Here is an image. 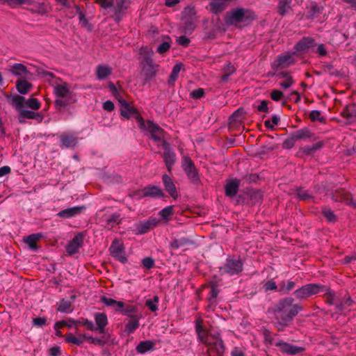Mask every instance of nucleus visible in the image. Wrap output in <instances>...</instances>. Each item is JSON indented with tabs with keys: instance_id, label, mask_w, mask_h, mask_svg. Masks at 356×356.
<instances>
[{
	"instance_id": "nucleus-1",
	"label": "nucleus",
	"mask_w": 356,
	"mask_h": 356,
	"mask_svg": "<svg viewBox=\"0 0 356 356\" xmlns=\"http://www.w3.org/2000/svg\"><path fill=\"white\" fill-rule=\"evenodd\" d=\"M116 98L120 104V113L123 117L127 119L131 117L134 118L139 127L145 131L152 140H161L162 139L163 129L159 125L149 120L145 122L135 107L131 106L118 95H116Z\"/></svg>"
},
{
	"instance_id": "nucleus-2",
	"label": "nucleus",
	"mask_w": 356,
	"mask_h": 356,
	"mask_svg": "<svg viewBox=\"0 0 356 356\" xmlns=\"http://www.w3.org/2000/svg\"><path fill=\"white\" fill-rule=\"evenodd\" d=\"M49 76L51 78V80L48 79V81L53 88L54 94L56 97L55 104L57 107H59V108H63L76 102V94L67 83L60 79L53 77L51 74H49Z\"/></svg>"
},
{
	"instance_id": "nucleus-3",
	"label": "nucleus",
	"mask_w": 356,
	"mask_h": 356,
	"mask_svg": "<svg viewBox=\"0 0 356 356\" xmlns=\"http://www.w3.org/2000/svg\"><path fill=\"white\" fill-rule=\"evenodd\" d=\"M195 330L199 341L208 347V356H222L225 352V346L222 339L218 334L209 333L203 327L202 321L200 318L196 321Z\"/></svg>"
},
{
	"instance_id": "nucleus-4",
	"label": "nucleus",
	"mask_w": 356,
	"mask_h": 356,
	"mask_svg": "<svg viewBox=\"0 0 356 356\" xmlns=\"http://www.w3.org/2000/svg\"><path fill=\"white\" fill-rule=\"evenodd\" d=\"M293 302V298H285L277 304L275 312L277 314V318L281 319V321L277 323L279 330H282L301 311V306L298 304H294Z\"/></svg>"
},
{
	"instance_id": "nucleus-5",
	"label": "nucleus",
	"mask_w": 356,
	"mask_h": 356,
	"mask_svg": "<svg viewBox=\"0 0 356 356\" xmlns=\"http://www.w3.org/2000/svg\"><path fill=\"white\" fill-rule=\"evenodd\" d=\"M322 286L315 284H309L302 286L295 291V295L298 299H305L309 296L317 294L322 291Z\"/></svg>"
},
{
	"instance_id": "nucleus-6",
	"label": "nucleus",
	"mask_w": 356,
	"mask_h": 356,
	"mask_svg": "<svg viewBox=\"0 0 356 356\" xmlns=\"http://www.w3.org/2000/svg\"><path fill=\"white\" fill-rule=\"evenodd\" d=\"M181 168L191 181L197 183L199 181L197 170L189 157L184 156L183 158Z\"/></svg>"
},
{
	"instance_id": "nucleus-7",
	"label": "nucleus",
	"mask_w": 356,
	"mask_h": 356,
	"mask_svg": "<svg viewBox=\"0 0 356 356\" xmlns=\"http://www.w3.org/2000/svg\"><path fill=\"white\" fill-rule=\"evenodd\" d=\"M222 270L229 275H236L242 271L243 263L239 259L228 258Z\"/></svg>"
},
{
	"instance_id": "nucleus-8",
	"label": "nucleus",
	"mask_w": 356,
	"mask_h": 356,
	"mask_svg": "<svg viewBox=\"0 0 356 356\" xmlns=\"http://www.w3.org/2000/svg\"><path fill=\"white\" fill-rule=\"evenodd\" d=\"M164 138V132L163 131V138L161 140L162 142V146L163 149L165 150L163 154L164 161L169 171L171 170V168L175 161V152L170 149L169 144L163 140ZM156 142H160V140H155Z\"/></svg>"
},
{
	"instance_id": "nucleus-9",
	"label": "nucleus",
	"mask_w": 356,
	"mask_h": 356,
	"mask_svg": "<svg viewBox=\"0 0 356 356\" xmlns=\"http://www.w3.org/2000/svg\"><path fill=\"white\" fill-rule=\"evenodd\" d=\"M245 10L237 8L231 11L225 18V22L228 25H234L245 21Z\"/></svg>"
},
{
	"instance_id": "nucleus-10",
	"label": "nucleus",
	"mask_w": 356,
	"mask_h": 356,
	"mask_svg": "<svg viewBox=\"0 0 356 356\" xmlns=\"http://www.w3.org/2000/svg\"><path fill=\"white\" fill-rule=\"evenodd\" d=\"M109 250L111 255L118 259L120 262L123 264L127 262V259L124 254L123 244L119 241H113Z\"/></svg>"
},
{
	"instance_id": "nucleus-11",
	"label": "nucleus",
	"mask_w": 356,
	"mask_h": 356,
	"mask_svg": "<svg viewBox=\"0 0 356 356\" xmlns=\"http://www.w3.org/2000/svg\"><path fill=\"white\" fill-rule=\"evenodd\" d=\"M159 220L156 218H149L147 220L135 225L134 232L137 234H143L157 225Z\"/></svg>"
},
{
	"instance_id": "nucleus-12",
	"label": "nucleus",
	"mask_w": 356,
	"mask_h": 356,
	"mask_svg": "<svg viewBox=\"0 0 356 356\" xmlns=\"http://www.w3.org/2000/svg\"><path fill=\"white\" fill-rule=\"evenodd\" d=\"M83 241V236L79 233L76 234L74 238L71 240L66 246V251L69 255L76 254L80 248L82 246Z\"/></svg>"
},
{
	"instance_id": "nucleus-13",
	"label": "nucleus",
	"mask_w": 356,
	"mask_h": 356,
	"mask_svg": "<svg viewBox=\"0 0 356 356\" xmlns=\"http://www.w3.org/2000/svg\"><path fill=\"white\" fill-rule=\"evenodd\" d=\"M293 62V56L290 54H284L279 56L272 63V67L275 70L279 68L288 67Z\"/></svg>"
},
{
	"instance_id": "nucleus-14",
	"label": "nucleus",
	"mask_w": 356,
	"mask_h": 356,
	"mask_svg": "<svg viewBox=\"0 0 356 356\" xmlns=\"http://www.w3.org/2000/svg\"><path fill=\"white\" fill-rule=\"evenodd\" d=\"M280 348V350L289 355H296L305 350L303 347H300L280 341L275 344Z\"/></svg>"
},
{
	"instance_id": "nucleus-15",
	"label": "nucleus",
	"mask_w": 356,
	"mask_h": 356,
	"mask_svg": "<svg viewBox=\"0 0 356 356\" xmlns=\"http://www.w3.org/2000/svg\"><path fill=\"white\" fill-rule=\"evenodd\" d=\"M95 321V331H97L99 333L104 332V328L108 324L107 316L104 313H96L94 315Z\"/></svg>"
},
{
	"instance_id": "nucleus-16",
	"label": "nucleus",
	"mask_w": 356,
	"mask_h": 356,
	"mask_svg": "<svg viewBox=\"0 0 356 356\" xmlns=\"http://www.w3.org/2000/svg\"><path fill=\"white\" fill-rule=\"evenodd\" d=\"M143 71L148 77L154 76L156 72L158 65H155L152 59H147L145 62H141Z\"/></svg>"
},
{
	"instance_id": "nucleus-17",
	"label": "nucleus",
	"mask_w": 356,
	"mask_h": 356,
	"mask_svg": "<svg viewBox=\"0 0 356 356\" xmlns=\"http://www.w3.org/2000/svg\"><path fill=\"white\" fill-rule=\"evenodd\" d=\"M84 207H73L63 209L58 213V216L60 218H70L80 213L83 209Z\"/></svg>"
},
{
	"instance_id": "nucleus-18",
	"label": "nucleus",
	"mask_w": 356,
	"mask_h": 356,
	"mask_svg": "<svg viewBox=\"0 0 356 356\" xmlns=\"http://www.w3.org/2000/svg\"><path fill=\"white\" fill-rule=\"evenodd\" d=\"M156 345L155 341L146 340L140 342L136 346V351L140 354H145L147 352L152 351L154 349Z\"/></svg>"
},
{
	"instance_id": "nucleus-19",
	"label": "nucleus",
	"mask_w": 356,
	"mask_h": 356,
	"mask_svg": "<svg viewBox=\"0 0 356 356\" xmlns=\"http://www.w3.org/2000/svg\"><path fill=\"white\" fill-rule=\"evenodd\" d=\"M314 44V40L309 38H303L295 46V50L297 52H305L309 51Z\"/></svg>"
},
{
	"instance_id": "nucleus-20",
	"label": "nucleus",
	"mask_w": 356,
	"mask_h": 356,
	"mask_svg": "<svg viewBox=\"0 0 356 356\" xmlns=\"http://www.w3.org/2000/svg\"><path fill=\"white\" fill-rule=\"evenodd\" d=\"M11 72L21 78H27L30 73L26 66L21 63H15L11 67Z\"/></svg>"
},
{
	"instance_id": "nucleus-21",
	"label": "nucleus",
	"mask_w": 356,
	"mask_h": 356,
	"mask_svg": "<svg viewBox=\"0 0 356 356\" xmlns=\"http://www.w3.org/2000/svg\"><path fill=\"white\" fill-rule=\"evenodd\" d=\"M144 196L152 197H160L163 196V192L159 187L155 186H148L142 191Z\"/></svg>"
},
{
	"instance_id": "nucleus-22",
	"label": "nucleus",
	"mask_w": 356,
	"mask_h": 356,
	"mask_svg": "<svg viewBox=\"0 0 356 356\" xmlns=\"http://www.w3.org/2000/svg\"><path fill=\"white\" fill-rule=\"evenodd\" d=\"M61 146L64 147H73L78 142V138L73 134H63L60 136Z\"/></svg>"
},
{
	"instance_id": "nucleus-23",
	"label": "nucleus",
	"mask_w": 356,
	"mask_h": 356,
	"mask_svg": "<svg viewBox=\"0 0 356 356\" xmlns=\"http://www.w3.org/2000/svg\"><path fill=\"white\" fill-rule=\"evenodd\" d=\"M102 302L107 307H110L113 308L116 311H121L122 309L124 307V303L122 301H116L115 300L107 298V297H102Z\"/></svg>"
},
{
	"instance_id": "nucleus-24",
	"label": "nucleus",
	"mask_w": 356,
	"mask_h": 356,
	"mask_svg": "<svg viewBox=\"0 0 356 356\" xmlns=\"http://www.w3.org/2000/svg\"><path fill=\"white\" fill-rule=\"evenodd\" d=\"M113 69L108 65H101L97 67L96 74L99 80L106 79L112 72Z\"/></svg>"
},
{
	"instance_id": "nucleus-25",
	"label": "nucleus",
	"mask_w": 356,
	"mask_h": 356,
	"mask_svg": "<svg viewBox=\"0 0 356 356\" xmlns=\"http://www.w3.org/2000/svg\"><path fill=\"white\" fill-rule=\"evenodd\" d=\"M163 182L165 188V190L170 193V195L172 197H175V195H177V191L176 187L174 183L172 182L171 178L168 175H164L163 176Z\"/></svg>"
},
{
	"instance_id": "nucleus-26",
	"label": "nucleus",
	"mask_w": 356,
	"mask_h": 356,
	"mask_svg": "<svg viewBox=\"0 0 356 356\" xmlns=\"http://www.w3.org/2000/svg\"><path fill=\"white\" fill-rule=\"evenodd\" d=\"M227 6L223 0H211L210 2L211 11L215 14L222 12Z\"/></svg>"
},
{
	"instance_id": "nucleus-27",
	"label": "nucleus",
	"mask_w": 356,
	"mask_h": 356,
	"mask_svg": "<svg viewBox=\"0 0 356 356\" xmlns=\"http://www.w3.org/2000/svg\"><path fill=\"white\" fill-rule=\"evenodd\" d=\"M238 188V182L236 180L229 181L225 186V193L227 196H234Z\"/></svg>"
},
{
	"instance_id": "nucleus-28",
	"label": "nucleus",
	"mask_w": 356,
	"mask_h": 356,
	"mask_svg": "<svg viewBox=\"0 0 356 356\" xmlns=\"http://www.w3.org/2000/svg\"><path fill=\"white\" fill-rule=\"evenodd\" d=\"M296 140H306L312 136V134L308 128H302L292 133Z\"/></svg>"
},
{
	"instance_id": "nucleus-29",
	"label": "nucleus",
	"mask_w": 356,
	"mask_h": 356,
	"mask_svg": "<svg viewBox=\"0 0 356 356\" xmlns=\"http://www.w3.org/2000/svg\"><path fill=\"white\" fill-rule=\"evenodd\" d=\"M8 102L19 112L22 109L24 98L19 95H13L8 97Z\"/></svg>"
},
{
	"instance_id": "nucleus-30",
	"label": "nucleus",
	"mask_w": 356,
	"mask_h": 356,
	"mask_svg": "<svg viewBox=\"0 0 356 356\" xmlns=\"http://www.w3.org/2000/svg\"><path fill=\"white\" fill-rule=\"evenodd\" d=\"M183 67V64L181 63H177L172 68V72L168 79V83L173 85L177 79L179 72Z\"/></svg>"
},
{
	"instance_id": "nucleus-31",
	"label": "nucleus",
	"mask_w": 356,
	"mask_h": 356,
	"mask_svg": "<svg viewBox=\"0 0 356 356\" xmlns=\"http://www.w3.org/2000/svg\"><path fill=\"white\" fill-rule=\"evenodd\" d=\"M41 234H31L24 238V242L29 245V248L35 250L37 249L36 242L41 238Z\"/></svg>"
},
{
	"instance_id": "nucleus-32",
	"label": "nucleus",
	"mask_w": 356,
	"mask_h": 356,
	"mask_svg": "<svg viewBox=\"0 0 356 356\" xmlns=\"http://www.w3.org/2000/svg\"><path fill=\"white\" fill-rule=\"evenodd\" d=\"M139 326L138 319L133 316L125 325V332L131 334L134 332Z\"/></svg>"
},
{
	"instance_id": "nucleus-33",
	"label": "nucleus",
	"mask_w": 356,
	"mask_h": 356,
	"mask_svg": "<svg viewBox=\"0 0 356 356\" xmlns=\"http://www.w3.org/2000/svg\"><path fill=\"white\" fill-rule=\"evenodd\" d=\"M19 113V120L20 122H22L24 119H35L36 117H40L38 113L29 110L22 109Z\"/></svg>"
},
{
	"instance_id": "nucleus-34",
	"label": "nucleus",
	"mask_w": 356,
	"mask_h": 356,
	"mask_svg": "<svg viewBox=\"0 0 356 356\" xmlns=\"http://www.w3.org/2000/svg\"><path fill=\"white\" fill-rule=\"evenodd\" d=\"M65 341L67 343L79 346L83 343V337H81V334L77 333L76 335H74L72 333H69L65 335Z\"/></svg>"
},
{
	"instance_id": "nucleus-35",
	"label": "nucleus",
	"mask_w": 356,
	"mask_h": 356,
	"mask_svg": "<svg viewBox=\"0 0 356 356\" xmlns=\"http://www.w3.org/2000/svg\"><path fill=\"white\" fill-rule=\"evenodd\" d=\"M17 91L22 95H25L31 88V84L25 80H20L16 85Z\"/></svg>"
},
{
	"instance_id": "nucleus-36",
	"label": "nucleus",
	"mask_w": 356,
	"mask_h": 356,
	"mask_svg": "<svg viewBox=\"0 0 356 356\" xmlns=\"http://www.w3.org/2000/svg\"><path fill=\"white\" fill-rule=\"evenodd\" d=\"M322 147H323V143L318 142L316 143L303 147L302 148V150L306 154H312L316 151L320 149Z\"/></svg>"
},
{
	"instance_id": "nucleus-37",
	"label": "nucleus",
	"mask_w": 356,
	"mask_h": 356,
	"mask_svg": "<svg viewBox=\"0 0 356 356\" xmlns=\"http://www.w3.org/2000/svg\"><path fill=\"white\" fill-rule=\"evenodd\" d=\"M139 54L143 58L142 62H145L148 58L152 59L153 51L147 47H142L139 50Z\"/></svg>"
},
{
	"instance_id": "nucleus-38",
	"label": "nucleus",
	"mask_w": 356,
	"mask_h": 356,
	"mask_svg": "<svg viewBox=\"0 0 356 356\" xmlns=\"http://www.w3.org/2000/svg\"><path fill=\"white\" fill-rule=\"evenodd\" d=\"M280 76L283 78H286V80L284 81H282L280 83V86L284 88L287 89L290 88L293 84V79L291 76L288 75L285 72H282L280 74Z\"/></svg>"
},
{
	"instance_id": "nucleus-39",
	"label": "nucleus",
	"mask_w": 356,
	"mask_h": 356,
	"mask_svg": "<svg viewBox=\"0 0 356 356\" xmlns=\"http://www.w3.org/2000/svg\"><path fill=\"white\" fill-rule=\"evenodd\" d=\"M130 2L131 0H118L115 7V14L117 15L118 13H121L122 11L127 9L129 6Z\"/></svg>"
},
{
	"instance_id": "nucleus-40",
	"label": "nucleus",
	"mask_w": 356,
	"mask_h": 356,
	"mask_svg": "<svg viewBox=\"0 0 356 356\" xmlns=\"http://www.w3.org/2000/svg\"><path fill=\"white\" fill-rule=\"evenodd\" d=\"M290 9V2L288 0H280L278 6V12L283 15Z\"/></svg>"
},
{
	"instance_id": "nucleus-41",
	"label": "nucleus",
	"mask_w": 356,
	"mask_h": 356,
	"mask_svg": "<svg viewBox=\"0 0 356 356\" xmlns=\"http://www.w3.org/2000/svg\"><path fill=\"white\" fill-rule=\"evenodd\" d=\"M58 310L61 312H70L72 311L71 302L68 300H62L58 304Z\"/></svg>"
},
{
	"instance_id": "nucleus-42",
	"label": "nucleus",
	"mask_w": 356,
	"mask_h": 356,
	"mask_svg": "<svg viewBox=\"0 0 356 356\" xmlns=\"http://www.w3.org/2000/svg\"><path fill=\"white\" fill-rule=\"evenodd\" d=\"M159 302L158 296H154L153 299H147L145 302L146 306L152 312H156L158 309L157 303Z\"/></svg>"
},
{
	"instance_id": "nucleus-43",
	"label": "nucleus",
	"mask_w": 356,
	"mask_h": 356,
	"mask_svg": "<svg viewBox=\"0 0 356 356\" xmlns=\"http://www.w3.org/2000/svg\"><path fill=\"white\" fill-rule=\"evenodd\" d=\"M172 213H173V207L172 206L166 207L163 208L162 210H161L159 212L161 217L164 220H167L169 216L172 215Z\"/></svg>"
},
{
	"instance_id": "nucleus-44",
	"label": "nucleus",
	"mask_w": 356,
	"mask_h": 356,
	"mask_svg": "<svg viewBox=\"0 0 356 356\" xmlns=\"http://www.w3.org/2000/svg\"><path fill=\"white\" fill-rule=\"evenodd\" d=\"M297 142L296 139L293 134H291L283 143V147L286 149L292 148L296 143Z\"/></svg>"
},
{
	"instance_id": "nucleus-45",
	"label": "nucleus",
	"mask_w": 356,
	"mask_h": 356,
	"mask_svg": "<svg viewBox=\"0 0 356 356\" xmlns=\"http://www.w3.org/2000/svg\"><path fill=\"white\" fill-rule=\"evenodd\" d=\"M25 104L29 108L33 110H38L40 107V103L37 99L31 98L25 102Z\"/></svg>"
},
{
	"instance_id": "nucleus-46",
	"label": "nucleus",
	"mask_w": 356,
	"mask_h": 356,
	"mask_svg": "<svg viewBox=\"0 0 356 356\" xmlns=\"http://www.w3.org/2000/svg\"><path fill=\"white\" fill-rule=\"evenodd\" d=\"M188 243V241L185 238H180V239H176L174 240L171 244L170 246L173 249H178L180 247H182Z\"/></svg>"
},
{
	"instance_id": "nucleus-47",
	"label": "nucleus",
	"mask_w": 356,
	"mask_h": 356,
	"mask_svg": "<svg viewBox=\"0 0 356 356\" xmlns=\"http://www.w3.org/2000/svg\"><path fill=\"white\" fill-rule=\"evenodd\" d=\"M310 118L314 121H319L323 122V117L322 116L321 112L317 110L312 111L309 114Z\"/></svg>"
},
{
	"instance_id": "nucleus-48",
	"label": "nucleus",
	"mask_w": 356,
	"mask_h": 356,
	"mask_svg": "<svg viewBox=\"0 0 356 356\" xmlns=\"http://www.w3.org/2000/svg\"><path fill=\"white\" fill-rule=\"evenodd\" d=\"M170 47V42L169 41H164L157 47V51L159 54H163L166 52Z\"/></svg>"
},
{
	"instance_id": "nucleus-49",
	"label": "nucleus",
	"mask_w": 356,
	"mask_h": 356,
	"mask_svg": "<svg viewBox=\"0 0 356 356\" xmlns=\"http://www.w3.org/2000/svg\"><path fill=\"white\" fill-rule=\"evenodd\" d=\"M79 323H81V325L86 326L87 327V329L92 330V331H95V325L91 321L83 318L81 321H79Z\"/></svg>"
},
{
	"instance_id": "nucleus-50",
	"label": "nucleus",
	"mask_w": 356,
	"mask_h": 356,
	"mask_svg": "<svg viewBox=\"0 0 356 356\" xmlns=\"http://www.w3.org/2000/svg\"><path fill=\"white\" fill-rule=\"evenodd\" d=\"M323 213L329 222L335 220V216L330 209H324Z\"/></svg>"
},
{
	"instance_id": "nucleus-51",
	"label": "nucleus",
	"mask_w": 356,
	"mask_h": 356,
	"mask_svg": "<svg viewBox=\"0 0 356 356\" xmlns=\"http://www.w3.org/2000/svg\"><path fill=\"white\" fill-rule=\"evenodd\" d=\"M231 356H245V350L239 347H234L230 353Z\"/></svg>"
},
{
	"instance_id": "nucleus-52",
	"label": "nucleus",
	"mask_w": 356,
	"mask_h": 356,
	"mask_svg": "<svg viewBox=\"0 0 356 356\" xmlns=\"http://www.w3.org/2000/svg\"><path fill=\"white\" fill-rule=\"evenodd\" d=\"M204 95V91L202 88H198L197 90H193L191 92V96L194 99H200Z\"/></svg>"
},
{
	"instance_id": "nucleus-53",
	"label": "nucleus",
	"mask_w": 356,
	"mask_h": 356,
	"mask_svg": "<svg viewBox=\"0 0 356 356\" xmlns=\"http://www.w3.org/2000/svg\"><path fill=\"white\" fill-rule=\"evenodd\" d=\"M270 97L273 100L278 102L283 97V92L277 90H273Z\"/></svg>"
},
{
	"instance_id": "nucleus-54",
	"label": "nucleus",
	"mask_w": 356,
	"mask_h": 356,
	"mask_svg": "<svg viewBox=\"0 0 356 356\" xmlns=\"http://www.w3.org/2000/svg\"><path fill=\"white\" fill-rule=\"evenodd\" d=\"M143 265L147 269H150L154 266V260L149 257H147L143 259L142 261Z\"/></svg>"
},
{
	"instance_id": "nucleus-55",
	"label": "nucleus",
	"mask_w": 356,
	"mask_h": 356,
	"mask_svg": "<svg viewBox=\"0 0 356 356\" xmlns=\"http://www.w3.org/2000/svg\"><path fill=\"white\" fill-rule=\"evenodd\" d=\"M266 291L275 290L277 288L276 284L273 280H268L264 284Z\"/></svg>"
},
{
	"instance_id": "nucleus-56",
	"label": "nucleus",
	"mask_w": 356,
	"mask_h": 356,
	"mask_svg": "<svg viewBox=\"0 0 356 356\" xmlns=\"http://www.w3.org/2000/svg\"><path fill=\"white\" fill-rule=\"evenodd\" d=\"M100 6L104 8H108L112 6L113 0H96Z\"/></svg>"
},
{
	"instance_id": "nucleus-57",
	"label": "nucleus",
	"mask_w": 356,
	"mask_h": 356,
	"mask_svg": "<svg viewBox=\"0 0 356 356\" xmlns=\"http://www.w3.org/2000/svg\"><path fill=\"white\" fill-rule=\"evenodd\" d=\"M3 1L11 6H15L19 4L24 3L27 2L29 0H3Z\"/></svg>"
},
{
	"instance_id": "nucleus-58",
	"label": "nucleus",
	"mask_w": 356,
	"mask_h": 356,
	"mask_svg": "<svg viewBox=\"0 0 356 356\" xmlns=\"http://www.w3.org/2000/svg\"><path fill=\"white\" fill-rule=\"evenodd\" d=\"M103 108L107 111H112L114 109V104L110 100L106 101L103 104Z\"/></svg>"
},
{
	"instance_id": "nucleus-59",
	"label": "nucleus",
	"mask_w": 356,
	"mask_h": 356,
	"mask_svg": "<svg viewBox=\"0 0 356 356\" xmlns=\"http://www.w3.org/2000/svg\"><path fill=\"white\" fill-rule=\"evenodd\" d=\"M33 323L36 326H42L46 323V319L42 317L35 318Z\"/></svg>"
},
{
	"instance_id": "nucleus-60",
	"label": "nucleus",
	"mask_w": 356,
	"mask_h": 356,
	"mask_svg": "<svg viewBox=\"0 0 356 356\" xmlns=\"http://www.w3.org/2000/svg\"><path fill=\"white\" fill-rule=\"evenodd\" d=\"M88 342L90 343L95 344V345H104V341L102 339L97 338V337H93L92 336L90 337V340Z\"/></svg>"
},
{
	"instance_id": "nucleus-61",
	"label": "nucleus",
	"mask_w": 356,
	"mask_h": 356,
	"mask_svg": "<svg viewBox=\"0 0 356 356\" xmlns=\"http://www.w3.org/2000/svg\"><path fill=\"white\" fill-rule=\"evenodd\" d=\"M257 109L261 112H267L268 110V104L266 101H262L257 106Z\"/></svg>"
},
{
	"instance_id": "nucleus-62",
	"label": "nucleus",
	"mask_w": 356,
	"mask_h": 356,
	"mask_svg": "<svg viewBox=\"0 0 356 356\" xmlns=\"http://www.w3.org/2000/svg\"><path fill=\"white\" fill-rule=\"evenodd\" d=\"M189 42V39L186 36H181L177 39L178 44L183 46H187Z\"/></svg>"
},
{
	"instance_id": "nucleus-63",
	"label": "nucleus",
	"mask_w": 356,
	"mask_h": 356,
	"mask_svg": "<svg viewBox=\"0 0 356 356\" xmlns=\"http://www.w3.org/2000/svg\"><path fill=\"white\" fill-rule=\"evenodd\" d=\"M10 168L7 165L0 168V177L9 174L10 172Z\"/></svg>"
},
{
	"instance_id": "nucleus-64",
	"label": "nucleus",
	"mask_w": 356,
	"mask_h": 356,
	"mask_svg": "<svg viewBox=\"0 0 356 356\" xmlns=\"http://www.w3.org/2000/svg\"><path fill=\"white\" fill-rule=\"evenodd\" d=\"M50 355L51 356H58L60 353V349L58 346H54L50 348Z\"/></svg>"
}]
</instances>
